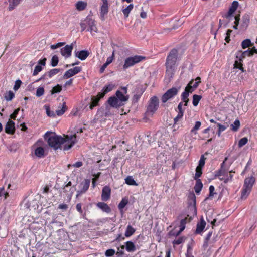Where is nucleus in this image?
<instances>
[{
	"label": "nucleus",
	"mask_w": 257,
	"mask_h": 257,
	"mask_svg": "<svg viewBox=\"0 0 257 257\" xmlns=\"http://www.w3.org/2000/svg\"><path fill=\"white\" fill-rule=\"evenodd\" d=\"M234 68H239L242 72H244V69L242 67V64L240 62H238V60H236L234 63Z\"/></svg>",
	"instance_id": "58"
},
{
	"label": "nucleus",
	"mask_w": 257,
	"mask_h": 257,
	"mask_svg": "<svg viewBox=\"0 0 257 257\" xmlns=\"http://www.w3.org/2000/svg\"><path fill=\"white\" fill-rule=\"evenodd\" d=\"M115 253V250H114L113 249H109L105 251V254L107 257H110V256L114 255V254Z\"/></svg>",
	"instance_id": "56"
},
{
	"label": "nucleus",
	"mask_w": 257,
	"mask_h": 257,
	"mask_svg": "<svg viewBox=\"0 0 257 257\" xmlns=\"http://www.w3.org/2000/svg\"><path fill=\"white\" fill-rule=\"evenodd\" d=\"M80 26L81 28V31H84L86 29V28L88 27L87 23H86V18L84 20L81 22Z\"/></svg>",
	"instance_id": "62"
},
{
	"label": "nucleus",
	"mask_w": 257,
	"mask_h": 257,
	"mask_svg": "<svg viewBox=\"0 0 257 257\" xmlns=\"http://www.w3.org/2000/svg\"><path fill=\"white\" fill-rule=\"evenodd\" d=\"M159 107V100L156 96L152 97L149 102L146 112V114L148 116H153L157 111Z\"/></svg>",
	"instance_id": "2"
},
{
	"label": "nucleus",
	"mask_w": 257,
	"mask_h": 257,
	"mask_svg": "<svg viewBox=\"0 0 257 257\" xmlns=\"http://www.w3.org/2000/svg\"><path fill=\"white\" fill-rule=\"evenodd\" d=\"M234 25L233 26V29H237L240 21V15H236L234 17Z\"/></svg>",
	"instance_id": "51"
},
{
	"label": "nucleus",
	"mask_w": 257,
	"mask_h": 257,
	"mask_svg": "<svg viewBox=\"0 0 257 257\" xmlns=\"http://www.w3.org/2000/svg\"><path fill=\"white\" fill-rule=\"evenodd\" d=\"M73 49V43L70 45H67L60 49L61 55L65 58L70 57L71 56L72 51Z\"/></svg>",
	"instance_id": "9"
},
{
	"label": "nucleus",
	"mask_w": 257,
	"mask_h": 257,
	"mask_svg": "<svg viewBox=\"0 0 257 257\" xmlns=\"http://www.w3.org/2000/svg\"><path fill=\"white\" fill-rule=\"evenodd\" d=\"M101 98H99L98 96V94L97 95V97H93L92 98V102L89 106L90 109H93L95 106H97L98 104L99 100Z\"/></svg>",
	"instance_id": "30"
},
{
	"label": "nucleus",
	"mask_w": 257,
	"mask_h": 257,
	"mask_svg": "<svg viewBox=\"0 0 257 257\" xmlns=\"http://www.w3.org/2000/svg\"><path fill=\"white\" fill-rule=\"evenodd\" d=\"M202 173V168H200V167H197L196 168V173L194 179L195 180H197V178L200 177L201 176Z\"/></svg>",
	"instance_id": "53"
},
{
	"label": "nucleus",
	"mask_w": 257,
	"mask_h": 257,
	"mask_svg": "<svg viewBox=\"0 0 257 257\" xmlns=\"http://www.w3.org/2000/svg\"><path fill=\"white\" fill-rule=\"evenodd\" d=\"M253 54V52H252L249 49L244 52H242V54L244 57L246 56H250Z\"/></svg>",
	"instance_id": "63"
},
{
	"label": "nucleus",
	"mask_w": 257,
	"mask_h": 257,
	"mask_svg": "<svg viewBox=\"0 0 257 257\" xmlns=\"http://www.w3.org/2000/svg\"><path fill=\"white\" fill-rule=\"evenodd\" d=\"M187 218H185L181 220L180 225V228L179 231H177V232L176 233V235H179L180 233L184 230V229L185 228V224L187 223Z\"/></svg>",
	"instance_id": "34"
},
{
	"label": "nucleus",
	"mask_w": 257,
	"mask_h": 257,
	"mask_svg": "<svg viewBox=\"0 0 257 257\" xmlns=\"http://www.w3.org/2000/svg\"><path fill=\"white\" fill-rule=\"evenodd\" d=\"M63 191L67 194H68L69 193V195L70 196H72V194H73V191H71V188H70V187H68L65 185V186L63 188Z\"/></svg>",
	"instance_id": "49"
},
{
	"label": "nucleus",
	"mask_w": 257,
	"mask_h": 257,
	"mask_svg": "<svg viewBox=\"0 0 257 257\" xmlns=\"http://www.w3.org/2000/svg\"><path fill=\"white\" fill-rule=\"evenodd\" d=\"M60 69L58 68L52 69L49 72L45 73L37 81L47 79L48 77H49V78H51L55 75L58 74L60 71Z\"/></svg>",
	"instance_id": "13"
},
{
	"label": "nucleus",
	"mask_w": 257,
	"mask_h": 257,
	"mask_svg": "<svg viewBox=\"0 0 257 257\" xmlns=\"http://www.w3.org/2000/svg\"><path fill=\"white\" fill-rule=\"evenodd\" d=\"M238 6V2L236 1H234L232 3L231 6L230 7L227 14L226 15V18L230 20L232 17V14L235 11Z\"/></svg>",
	"instance_id": "18"
},
{
	"label": "nucleus",
	"mask_w": 257,
	"mask_h": 257,
	"mask_svg": "<svg viewBox=\"0 0 257 257\" xmlns=\"http://www.w3.org/2000/svg\"><path fill=\"white\" fill-rule=\"evenodd\" d=\"M44 93V88L43 87H39L37 88L36 91V95L37 97L42 96Z\"/></svg>",
	"instance_id": "52"
},
{
	"label": "nucleus",
	"mask_w": 257,
	"mask_h": 257,
	"mask_svg": "<svg viewBox=\"0 0 257 257\" xmlns=\"http://www.w3.org/2000/svg\"><path fill=\"white\" fill-rule=\"evenodd\" d=\"M253 44L251 43L250 40L249 39H246L243 40L241 43V46L243 49H245L247 47L251 46Z\"/></svg>",
	"instance_id": "39"
},
{
	"label": "nucleus",
	"mask_w": 257,
	"mask_h": 257,
	"mask_svg": "<svg viewBox=\"0 0 257 257\" xmlns=\"http://www.w3.org/2000/svg\"><path fill=\"white\" fill-rule=\"evenodd\" d=\"M193 83V80H191L187 85V86L186 87L185 91L183 92H187L188 95L189 94V93H192V92L195 89L193 86H192Z\"/></svg>",
	"instance_id": "33"
},
{
	"label": "nucleus",
	"mask_w": 257,
	"mask_h": 257,
	"mask_svg": "<svg viewBox=\"0 0 257 257\" xmlns=\"http://www.w3.org/2000/svg\"><path fill=\"white\" fill-rule=\"evenodd\" d=\"M89 52L88 50H81L75 52V56L78 57L81 60H84L89 55Z\"/></svg>",
	"instance_id": "19"
},
{
	"label": "nucleus",
	"mask_w": 257,
	"mask_h": 257,
	"mask_svg": "<svg viewBox=\"0 0 257 257\" xmlns=\"http://www.w3.org/2000/svg\"><path fill=\"white\" fill-rule=\"evenodd\" d=\"M86 23H87L89 27L87 30L90 31L92 35H94L97 33V28L94 20L92 19L91 17L87 16L86 18Z\"/></svg>",
	"instance_id": "8"
},
{
	"label": "nucleus",
	"mask_w": 257,
	"mask_h": 257,
	"mask_svg": "<svg viewBox=\"0 0 257 257\" xmlns=\"http://www.w3.org/2000/svg\"><path fill=\"white\" fill-rule=\"evenodd\" d=\"M114 52H115V51L113 50V52H112V56L107 58V59L106 60V61L105 63L107 65H108L109 64H110L112 62V61L113 60L114 58Z\"/></svg>",
	"instance_id": "60"
},
{
	"label": "nucleus",
	"mask_w": 257,
	"mask_h": 257,
	"mask_svg": "<svg viewBox=\"0 0 257 257\" xmlns=\"http://www.w3.org/2000/svg\"><path fill=\"white\" fill-rule=\"evenodd\" d=\"M103 4L100 8V18L103 21L105 20V15L108 13V5L107 0H102Z\"/></svg>",
	"instance_id": "12"
},
{
	"label": "nucleus",
	"mask_w": 257,
	"mask_h": 257,
	"mask_svg": "<svg viewBox=\"0 0 257 257\" xmlns=\"http://www.w3.org/2000/svg\"><path fill=\"white\" fill-rule=\"evenodd\" d=\"M108 103L111 106L115 108L119 107L123 105L115 96L110 97L108 100Z\"/></svg>",
	"instance_id": "15"
},
{
	"label": "nucleus",
	"mask_w": 257,
	"mask_h": 257,
	"mask_svg": "<svg viewBox=\"0 0 257 257\" xmlns=\"http://www.w3.org/2000/svg\"><path fill=\"white\" fill-rule=\"evenodd\" d=\"M205 159L204 155H202L199 162V165L197 167L202 168L204 166Z\"/></svg>",
	"instance_id": "61"
},
{
	"label": "nucleus",
	"mask_w": 257,
	"mask_h": 257,
	"mask_svg": "<svg viewBox=\"0 0 257 257\" xmlns=\"http://www.w3.org/2000/svg\"><path fill=\"white\" fill-rule=\"evenodd\" d=\"M135 229L132 226L130 225H128L125 232V236L126 237H130L135 233Z\"/></svg>",
	"instance_id": "29"
},
{
	"label": "nucleus",
	"mask_w": 257,
	"mask_h": 257,
	"mask_svg": "<svg viewBox=\"0 0 257 257\" xmlns=\"http://www.w3.org/2000/svg\"><path fill=\"white\" fill-rule=\"evenodd\" d=\"M209 194L207 197H206L205 199V200H207L208 199H211L212 197L213 196L214 194H215V193L214 192V187L212 185L210 186L209 187Z\"/></svg>",
	"instance_id": "44"
},
{
	"label": "nucleus",
	"mask_w": 257,
	"mask_h": 257,
	"mask_svg": "<svg viewBox=\"0 0 257 257\" xmlns=\"http://www.w3.org/2000/svg\"><path fill=\"white\" fill-rule=\"evenodd\" d=\"M203 187V184L201 181V180L198 179L196 180V184L194 186V190L195 192L197 194H198L200 192L202 188Z\"/></svg>",
	"instance_id": "27"
},
{
	"label": "nucleus",
	"mask_w": 257,
	"mask_h": 257,
	"mask_svg": "<svg viewBox=\"0 0 257 257\" xmlns=\"http://www.w3.org/2000/svg\"><path fill=\"white\" fill-rule=\"evenodd\" d=\"M14 97V94L11 91H9L8 93L5 96V99L7 101H11V100H12V99Z\"/></svg>",
	"instance_id": "55"
},
{
	"label": "nucleus",
	"mask_w": 257,
	"mask_h": 257,
	"mask_svg": "<svg viewBox=\"0 0 257 257\" xmlns=\"http://www.w3.org/2000/svg\"><path fill=\"white\" fill-rule=\"evenodd\" d=\"M61 90L62 86L59 84H57L56 86L53 87L52 89L51 90V94H54L60 92Z\"/></svg>",
	"instance_id": "42"
},
{
	"label": "nucleus",
	"mask_w": 257,
	"mask_h": 257,
	"mask_svg": "<svg viewBox=\"0 0 257 257\" xmlns=\"http://www.w3.org/2000/svg\"><path fill=\"white\" fill-rule=\"evenodd\" d=\"M5 130L6 133L13 134L15 131L14 122L9 120L5 126Z\"/></svg>",
	"instance_id": "16"
},
{
	"label": "nucleus",
	"mask_w": 257,
	"mask_h": 257,
	"mask_svg": "<svg viewBox=\"0 0 257 257\" xmlns=\"http://www.w3.org/2000/svg\"><path fill=\"white\" fill-rule=\"evenodd\" d=\"M179 88L172 87L168 89L162 96L161 100L163 103H166L168 100L175 96L179 91Z\"/></svg>",
	"instance_id": "5"
},
{
	"label": "nucleus",
	"mask_w": 257,
	"mask_h": 257,
	"mask_svg": "<svg viewBox=\"0 0 257 257\" xmlns=\"http://www.w3.org/2000/svg\"><path fill=\"white\" fill-rule=\"evenodd\" d=\"M67 109V107L65 102H63L62 107L60 109H58L56 111V113L58 116L63 115Z\"/></svg>",
	"instance_id": "32"
},
{
	"label": "nucleus",
	"mask_w": 257,
	"mask_h": 257,
	"mask_svg": "<svg viewBox=\"0 0 257 257\" xmlns=\"http://www.w3.org/2000/svg\"><path fill=\"white\" fill-rule=\"evenodd\" d=\"M188 97V94L187 92H183L181 94V99L182 100V102H184V105L187 106L188 104V103L189 102V99Z\"/></svg>",
	"instance_id": "40"
},
{
	"label": "nucleus",
	"mask_w": 257,
	"mask_h": 257,
	"mask_svg": "<svg viewBox=\"0 0 257 257\" xmlns=\"http://www.w3.org/2000/svg\"><path fill=\"white\" fill-rule=\"evenodd\" d=\"M86 3L82 1H79L76 4V9L79 11L84 10L86 8Z\"/></svg>",
	"instance_id": "37"
},
{
	"label": "nucleus",
	"mask_w": 257,
	"mask_h": 257,
	"mask_svg": "<svg viewBox=\"0 0 257 257\" xmlns=\"http://www.w3.org/2000/svg\"><path fill=\"white\" fill-rule=\"evenodd\" d=\"M125 183L128 185L137 186L138 184L136 182L132 176H128L125 179Z\"/></svg>",
	"instance_id": "35"
},
{
	"label": "nucleus",
	"mask_w": 257,
	"mask_h": 257,
	"mask_svg": "<svg viewBox=\"0 0 257 257\" xmlns=\"http://www.w3.org/2000/svg\"><path fill=\"white\" fill-rule=\"evenodd\" d=\"M44 107L45 108L46 113L47 115L49 117H55V113L54 111H51L50 108L49 106L45 105Z\"/></svg>",
	"instance_id": "45"
},
{
	"label": "nucleus",
	"mask_w": 257,
	"mask_h": 257,
	"mask_svg": "<svg viewBox=\"0 0 257 257\" xmlns=\"http://www.w3.org/2000/svg\"><path fill=\"white\" fill-rule=\"evenodd\" d=\"M96 206L104 212L108 213L111 212L110 207L105 203L98 202L97 203Z\"/></svg>",
	"instance_id": "23"
},
{
	"label": "nucleus",
	"mask_w": 257,
	"mask_h": 257,
	"mask_svg": "<svg viewBox=\"0 0 257 257\" xmlns=\"http://www.w3.org/2000/svg\"><path fill=\"white\" fill-rule=\"evenodd\" d=\"M44 149L42 147H37L35 150V154L38 158H43L44 157Z\"/></svg>",
	"instance_id": "26"
},
{
	"label": "nucleus",
	"mask_w": 257,
	"mask_h": 257,
	"mask_svg": "<svg viewBox=\"0 0 257 257\" xmlns=\"http://www.w3.org/2000/svg\"><path fill=\"white\" fill-rule=\"evenodd\" d=\"M134 8L133 4H130L126 8L122 10V12L125 18L128 17L129 14Z\"/></svg>",
	"instance_id": "36"
},
{
	"label": "nucleus",
	"mask_w": 257,
	"mask_h": 257,
	"mask_svg": "<svg viewBox=\"0 0 257 257\" xmlns=\"http://www.w3.org/2000/svg\"><path fill=\"white\" fill-rule=\"evenodd\" d=\"M90 183V180L85 179L80 184V190L77 191L76 198H78L81 194L85 193L88 190Z\"/></svg>",
	"instance_id": "7"
},
{
	"label": "nucleus",
	"mask_w": 257,
	"mask_h": 257,
	"mask_svg": "<svg viewBox=\"0 0 257 257\" xmlns=\"http://www.w3.org/2000/svg\"><path fill=\"white\" fill-rule=\"evenodd\" d=\"M240 126V121L239 120H235L233 124H231V130L233 131H237Z\"/></svg>",
	"instance_id": "43"
},
{
	"label": "nucleus",
	"mask_w": 257,
	"mask_h": 257,
	"mask_svg": "<svg viewBox=\"0 0 257 257\" xmlns=\"http://www.w3.org/2000/svg\"><path fill=\"white\" fill-rule=\"evenodd\" d=\"M206 225V222L203 218L200 219V222L197 224L196 229L195 233L199 234L202 232Z\"/></svg>",
	"instance_id": "22"
},
{
	"label": "nucleus",
	"mask_w": 257,
	"mask_h": 257,
	"mask_svg": "<svg viewBox=\"0 0 257 257\" xmlns=\"http://www.w3.org/2000/svg\"><path fill=\"white\" fill-rule=\"evenodd\" d=\"M128 203V201L127 199H122V200L121 201V202L118 204V209L120 210H122V209H123L125 206L127 205Z\"/></svg>",
	"instance_id": "46"
},
{
	"label": "nucleus",
	"mask_w": 257,
	"mask_h": 257,
	"mask_svg": "<svg viewBox=\"0 0 257 257\" xmlns=\"http://www.w3.org/2000/svg\"><path fill=\"white\" fill-rule=\"evenodd\" d=\"M202 97L201 95H198L197 94H194L193 96V105L194 106H196L200 100H201Z\"/></svg>",
	"instance_id": "38"
},
{
	"label": "nucleus",
	"mask_w": 257,
	"mask_h": 257,
	"mask_svg": "<svg viewBox=\"0 0 257 257\" xmlns=\"http://www.w3.org/2000/svg\"><path fill=\"white\" fill-rule=\"evenodd\" d=\"M144 91H141L140 93H136L134 94L133 97V102L136 103L138 101L139 99L140 98L141 95L143 93Z\"/></svg>",
	"instance_id": "50"
},
{
	"label": "nucleus",
	"mask_w": 257,
	"mask_h": 257,
	"mask_svg": "<svg viewBox=\"0 0 257 257\" xmlns=\"http://www.w3.org/2000/svg\"><path fill=\"white\" fill-rule=\"evenodd\" d=\"M249 16L248 15H245L242 17L241 22L240 24V28L242 30H245L249 23Z\"/></svg>",
	"instance_id": "20"
},
{
	"label": "nucleus",
	"mask_w": 257,
	"mask_h": 257,
	"mask_svg": "<svg viewBox=\"0 0 257 257\" xmlns=\"http://www.w3.org/2000/svg\"><path fill=\"white\" fill-rule=\"evenodd\" d=\"M44 138L47 140L49 146L54 150L58 149L67 151L71 149L77 143L76 134L72 135H64V137L57 135L55 133L48 131Z\"/></svg>",
	"instance_id": "1"
},
{
	"label": "nucleus",
	"mask_w": 257,
	"mask_h": 257,
	"mask_svg": "<svg viewBox=\"0 0 257 257\" xmlns=\"http://www.w3.org/2000/svg\"><path fill=\"white\" fill-rule=\"evenodd\" d=\"M42 70V67L41 65H37L36 66L34 70L33 71V75L35 76L37 75L39 72H40Z\"/></svg>",
	"instance_id": "57"
},
{
	"label": "nucleus",
	"mask_w": 257,
	"mask_h": 257,
	"mask_svg": "<svg viewBox=\"0 0 257 257\" xmlns=\"http://www.w3.org/2000/svg\"><path fill=\"white\" fill-rule=\"evenodd\" d=\"M185 239L183 237H180L178 238L175 239L173 241V244L175 245H179L184 241Z\"/></svg>",
	"instance_id": "54"
},
{
	"label": "nucleus",
	"mask_w": 257,
	"mask_h": 257,
	"mask_svg": "<svg viewBox=\"0 0 257 257\" xmlns=\"http://www.w3.org/2000/svg\"><path fill=\"white\" fill-rule=\"evenodd\" d=\"M145 57L139 55H135L134 56L129 57L126 58L124 61V64L123 66V69L125 70L127 69L128 67L140 62Z\"/></svg>",
	"instance_id": "3"
},
{
	"label": "nucleus",
	"mask_w": 257,
	"mask_h": 257,
	"mask_svg": "<svg viewBox=\"0 0 257 257\" xmlns=\"http://www.w3.org/2000/svg\"><path fill=\"white\" fill-rule=\"evenodd\" d=\"M212 232H209L208 233V234L207 235V236L205 239L203 245V247L204 249H206L207 248V247L208 246V241L210 239L211 236H212Z\"/></svg>",
	"instance_id": "41"
},
{
	"label": "nucleus",
	"mask_w": 257,
	"mask_h": 257,
	"mask_svg": "<svg viewBox=\"0 0 257 257\" xmlns=\"http://www.w3.org/2000/svg\"><path fill=\"white\" fill-rule=\"evenodd\" d=\"M251 189L248 188L243 186L241 196V199H246L251 192Z\"/></svg>",
	"instance_id": "31"
},
{
	"label": "nucleus",
	"mask_w": 257,
	"mask_h": 257,
	"mask_svg": "<svg viewBox=\"0 0 257 257\" xmlns=\"http://www.w3.org/2000/svg\"><path fill=\"white\" fill-rule=\"evenodd\" d=\"M178 51L176 49H173L169 53L166 60V66L175 67L177 58Z\"/></svg>",
	"instance_id": "4"
},
{
	"label": "nucleus",
	"mask_w": 257,
	"mask_h": 257,
	"mask_svg": "<svg viewBox=\"0 0 257 257\" xmlns=\"http://www.w3.org/2000/svg\"><path fill=\"white\" fill-rule=\"evenodd\" d=\"M127 88L126 86L122 87L121 88L120 90H117L116 92V95L117 98L119 101L122 103V102H126L129 98V96L125 94L127 93Z\"/></svg>",
	"instance_id": "6"
},
{
	"label": "nucleus",
	"mask_w": 257,
	"mask_h": 257,
	"mask_svg": "<svg viewBox=\"0 0 257 257\" xmlns=\"http://www.w3.org/2000/svg\"><path fill=\"white\" fill-rule=\"evenodd\" d=\"M22 82L20 80H17L15 82L13 89L15 91L17 90L20 87Z\"/></svg>",
	"instance_id": "64"
},
{
	"label": "nucleus",
	"mask_w": 257,
	"mask_h": 257,
	"mask_svg": "<svg viewBox=\"0 0 257 257\" xmlns=\"http://www.w3.org/2000/svg\"><path fill=\"white\" fill-rule=\"evenodd\" d=\"M21 0H8L9 2V6L8 8L9 11L14 10L20 3Z\"/></svg>",
	"instance_id": "25"
},
{
	"label": "nucleus",
	"mask_w": 257,
	"mask_h": 257,
	"mask_svg": "<svg viewBox=\"0 0 257 257\" xmlns=\"http://www.w3.org/2000/svg\"><path fill=\"white\" fill-rule=\"evenodd\" d=\"M125 248L127 251L129 252H134L136 250V248L134 243L131 241H128L125 243Z\"/></svg>",
	"instance_id": "24"
},
{
	"label": "nucleus",
	"mask_w": 257,
	"mask_h": 257,
	"mask_svg": "<svg viewBox=\"0 0 257 257\" xmlns=\"http://www.w3.org/2000/svg\"><path fill=\"white\" fill-rule=\"evenodd\" d=\"M248 142V139L246 137L241 138L238 142V147L241 148L245 145Z\"/></svg>",
	"instance_id": "48"
},
{
	"label": "nucleus",
	"mask_w": 257,
	"mask_h": 257,
	"mask_svg": "<svg viewBox=\"0 0 257 257\" xmlns=\"http://www.w3.org/2000/svg\"><path fill=\"white\" fill-rule=\"evenodd\" d=\"M59 62L58 57L56 55H54L52 58L51 61V64L52 66L55 67L57 65Z\"/></svg>",
	"instance_id": "47"
},
{
	"label": "nucleus",
	"mask_w": 257,
	"mask_h": 257,
	"mask_svg": "<svg viewBox=\"0 0 257 257\" xmlns=\"http://www.w3.org/2000/svg\"><path fill=\"white\" fill-rule=\"evenodd\" d=\"M188 207L196 212V196L193 192L190 193L188 195Z\"/></svg>",
	"instance_id": "11"
},
{
	"label": "nucleus",
	"mask_w": 257,
	"mask_h": 257,
	"mask_svg": "<svg viewBox=\"0 0 257 257\" xmlns=\"http://www.w3.org/2000/svg\"><path fill=\"white\" fill-rule=\"evenodd\" d=\"M65 44V42H59L57 43L56 44L52 45L50 47L52 49L54 50L57 48L64 46Z\"/></svg>",
	"instance_id": "59"
},
{
	"label": "nucleus",
	"mask_w": 257,
	"mask_h": 257,
	"mask_svg": "<svg viewBox=\"0 0 257 257\" xmlns=\"http://www.w3.org/2000/svg\"><path fill=\"white\" fill-rule=\"evenodd\" d=\"M82 69L80 67H75L72 69H69L65 73L63 77L64 79H68L78 73Z\"/></svg>",
	"instance_id": "10"
},
{
	"label": "nucleus",
	"mask_w": 257,
	"mask_h": 257,
	"mask_svg": "<svg viewBox=\"0 0 257 257\" xmlns=\"http://www.w3.org/2000/svg\"><path fill=\"white\" fill-rule=\"evenodd\" d=\"M111 189L108 186H104L102 189L101 199L104 201H106L110 198Z\"/></svg>",
	"instance_id": "14"
},
{
	"label": "nucleus",
	"mask_w": 257,
	"mask_h": 257,
	"mask_svg": "<svg viewBox=\"0 0 257 257\" xmlns=\"http://www.w3.org/2000/svg\"><path fill=\"white\" fill-rule=\"evenodd\" d=\"M166 66V76L167 77L170 79L172 78L174 75V67H169L168 66Z\"/></svg>",
	"instance_id": "28"
},
{
	"label": "nucleus",
	"mask_w": 257,
	"mask_h": 257,
	"mask_svg": "<svg viewBox=\"0 0 257 257\" xmlns=\"http://www.w3.org/2000/svg\"><path fill=\"white\" fill-rule=\"evenodd\" d=\"M114 87V85L109 84L103 87L101 92L98 93V96L99 98H103L104 95L108 92L113 90Z\"/></svg>",
	"instance_id": "17"
},
{
	"label": "nucleus",
	"mask_w": 257,
	"mask_h": 257,
	"mask_svg": "<svg viewBox=\"0 0 257 257\" xmlns=\"http://www.w3.org/2000/svg\"><path fill=\"white\" fill-rule=\"evenodd\" d=\"M255 182L254 177L251 176L250 177H248L246 178L244 180L243 186L245 187L250 188L252 189V186Z\"/></svg>",
	"instance_id": "21"
}]
</instances>
